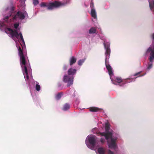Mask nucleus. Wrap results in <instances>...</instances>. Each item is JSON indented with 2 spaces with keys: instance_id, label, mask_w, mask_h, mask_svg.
Masks as SVG:
<instances>
[{
  "instance_id": "1",
  "label": "nucleus",
  "mask_w": 154,
  "mask_h": 154,
  "mask_svg": "<svg viewBox=\"0 0 154 154\" xmlns=\"http://www.w3.org/2000/svg\"><path fill=\"white\" fill-rule=\"evenodd\" d=\"M105 128L106 133L99 132L98 134L101 136H104L107 140L110 138L111 139L110 141V142H108L109 147L111 149H115L116 146V142L117 138L116 137L112 138V134L111 132L109 131L110 127L109 123H106V124Z\"/></svg>"
},
{
  "instance_id": "2",
  "label": "nucleus",
  "mask_w": 154,
  "mask_h": 154,
  "mask_svg": "<svg viewBox=\"0 0 154 154\" xmlns=\"http://www.w3.org/2000/svg\"><path fill=\"white\" fill-rule=\"evenodd\" d=\"M104 45L105 48L106 50V51L105 52L106 66L108 71L109 74L110 75H111L113 74L112 69L110 65L109 64L108 61L107 60V59H109V56L110 54V49L109 48L110 44L109 42H106V43H104Z\"/></svg>"
},
{
  "instance_id": "3",
  "label": "nucleus",
  "mask_w": 154,
  "mask_h": 154,
  "mask_svg": "<svg viewBox=\"0 0 154 154\" xmlns=\"http://www.w3.org/2000/svg\"><path fill=\"white\" fill-rule=\"evenodd\" d=\"M88 140L91 146V149H93L98 143V140L97 137L94 135H90L88 137Z\"/></svg>"
},
{
  "instance_id": "4",
  "label": "nucleus",
  "mask_w": 154,
  "mask_h": 154,
  "mask_svg": "<svg viewBox=\"0 0 154 154\" xmlns=\"http://www.w3.org/2000/svg\"><path fill=\"white\" fill-rule=\"evenodd\" d=\"M18 54L20 57V63L22 67L23 65H26V61L25 57L23 54V50L20 47H19L18 48Z\"/></svg>"
},
{
  "instance_id": "5",
  "label": "nucleus",
  "mask_w": 154,
  "mask_h": 154,
  "mask_svg": "<svg viewBox=\"0 0 154 154\" xmlns=\"http://www.w3.org/2000/svg\"><path fill=\"white\" fill-rule=\"evenodd\" d=\"M61 2L56 1H54L53 2H49L48 4L47 9L51 10L55 8H57L63 5Z\"/></svg>"
},
{
  "instance_id": "6",
  "label": "nucleus",
  "mask_w": 154,
  "mask_h": 154,
  "mask_svg": "<svg viewBox=\"0 0 154 154\" xmlns=\"http://www.w3.org/2000/svg\"><path fill=\"white\" fill-rule=\"evenodd\" d=\"M73 79L74 77L72 76L65 75L63 78V81L64 82L67 83V86L69 87L73 84Z\"/></svg>"
},
{
  "instance_id": "7",
  "label": "nucleus",
  "mask_w": 154,
  "mask_h": 154,
  "mask_svg": "<svg viewBox=\"0 0 154 154\" xmlns=\"http://www.w3.org/2000/svg\"><path fill=\"white\" fill-rule=\"evenodd\" d=\"M12 17L13 19L15 20H16L17 18L23 20L25 18L24 14L20 11H18L15 15H13Z\"/></svg>"
},
{
  "instance_id": "8",
  "label": "nucleus",
  "mask_w": 154,
  "mask_h": 154,
  "mask_svg": "<svg viewBox=\"0 0 154 154\" xmlns=\"http://www.w3.org/2000/svg\"><path fill=\"white\" fill-rule=\"evenodd\" d=\"M7 29L10 32L12 37H15L17 38H18L19 34L17 30H13L9 28H7Z\"/></svg>"
},
{
  "instance_id": "9",
  "label": "nucleus",
  "mask_w": 154,
  "mask_h": 154,
  "mask_svg": "<svg viewBox=\"0 0 154 154\" xmlns=\"http://www.w3.org/2000/svg\"><path fill=\"white\" fill-rule=\"evenodd\" d=\"M126 80H123L121 78L119 77H117L115 78V81L118 83H122V84L124 85L125 84L128 82Z\"/></svg>"
},
{
  "instance_id": "10",
  "label": "nucleus",
  "mask_w": 154,
  "mask_h": 154,
  "mask_svg": "<svg viewBox=\"0 0 154 154\" xmlns=\"http://www.w3.org/2000/svg\"><path fill=\"white\" fill-rule=\"evenodd\" d=\"M76 69L71 68L68 71V74L69 75H73L76 73Z\"/></svg>"
},
{
  "instance_id": "11",
  "label": "nucleus",
  "mask_w": 154,
  "mask_h": 154,
  "mask_svg": "<svg viewBox=\"0 0 154 154\" xmlns=\"http://www.w3.org/2000/svg\"><path fill=\"white\" fill-rule=\"evenodd\" d=\"M76 60L77 59L76 57L74 56L71 57L69 60L70 65L71 66L75 63L76 62Z\"/></svg>"
},
{
  "instance_id": "12",
  "label": "nucleus",
  "mask_w": 154,
  "mask_h": 154,
  "mask_svg": "<svg viewBox=\"0 0 154 154\" xmlns=\"http://www.w3.org/2000/svg\"><path fill=\"white\" fill-rule=\"evenodd\" d=\"M89 110L91 112H95L100 110V109L98 107H92L89 108Z\"/></svg>"
},
{
  "instance_id": "13",
  "label": "nucleus",
  "mask_w": 154,
  "mask_h": 154,
  "mask_svg": "<svg viewBox=\"0 0 154 154\" xmlns=\"http://www.w3.org/2000/svg\"><path fill=\"white\" fill-rule=\"evenodd\" d=\"M91 14L92 17L94 19H96L97 17L95 9H91Z\"/></svg>"
},
{
  "instance_id": "14",
  "label": "nucleus",
  "mask_w": 154,
  "mask_h": 154,
  "mask_svg": "<svg viewBox=\"0 0 154 154\" xmlns=\"http://www.w3.org/2000/svg\"><path fill=\"white\" fill-rule=\"evenodd\" d=\"M11 16H12L11 12H9L8 15H6L4 16L3 20L6 22L8 23V20L9 17H11Z\"/></svg>"
},
{
  "instance_id": "15",
  "label": "nucleus",
  "mask_w": 154,
  "mask_h": 154,
  "mask_svg": "<svg viewBox=\"0 0 154 154\" xmlns=\"http://www.w3.org/2000/svg\"><path fill=\"white\" fill-rule=\"evenodd\" d=\"M97 30L95 27H91L89 31V33L90 34H94L96 32Z\"/></svg>"
},
{
  "instance_id": "16",
  "label": "nucleus",
  "mask_w": 154,
  "mask_h": 154,
  "mask_svg": "<svg viewBox=\"0 0 154 154\" xmlns=\"http://www.w3.org/2000/svg\"><path fill=\"white\" fill-rule=\"evenodd\" d=\"M23 68H24L23 69L24 70L25 73L26 75V79L27 80H28V79H29V76L28 75V71H27V68L26 65H23Z\"/></svg>"
},
{
  "instance_id": "17",
  "label": "nucleus",
  "mask_w": 154,
  "mask_h": 154,
  "mask_svg": "<svg viewBox=\"0 0 154 154\" xmlns=\"http://www.w3.org/2000/svg\"><path fill=\"white\" fill-rule=\"evenodd\" d=\"M63 94V93L62 92H60L56 94L55 97V99L57 100H59Z\"/></svg>"
},
{
  "instance_id": "18",
  "label": "nucleus",
  "mask_w": 154,
  "mask_h": 154,
  "mask_svg": "<svg viewBox=\"0 0 154 154\" xmlns=\"http://www.w3.org/2000/svg\"><path fill=\"white\" fill-rule=\"evenodd\" d=\"M97 151L99 154H105V151L103 148H99Z\"/></svg>"
},
{
  "instance_id": "19",
  "label": "nucleus",
  "mask_w": 154,
  "mask_h": 154,
  "mask_svg": "<svg viewBox=\"0 0 154 154\" xmlns=\"http://www.w3.org/2000/svg\"><path fill=\"white\" fill-rule=\"evenodd\" d=\"M70 108V105H69L67 103H66L63 106V110L64 111L67 110L69 109Z\"/></svg>"
},
{
  "instance_id": "20",
  "label": "nucleus",
  "mask_w": 154,
  "mask_h": 154,
  "mask_svg": "<svg viewBox=\"0 0 154 154\" xmlns=\"http://www.w3.org/2000/svg\"><path fill=\"white\" fill-rule=\"evenodd\" d=\"M35 88L36 90L37 91H39L41 87L40 85H39V83L36 82V83Z\"/></svg>"
},
{
  "instance_id": "21",
  "label": "nucleus",
  "mask_w": 154,
  "mask_h": 154,
  "mask_svg": "<svg viewBox=\"0 0 154 154\" xmlns=\"http://www.w3.org/2000/svg\"><path fill=\"white\" fill-rule=\"evenodd\" d=\"M84 60H79L78 62V64L79 66L81 65L82 63L84 62Z\"/></svg>"
},
{
  "instance_id": "22",
  "label": "nucleus",
  "mask_w": 154,
  "mask_h": 154,
  "mask_svg": "<svg viewBox=\"0 0 154 154\" xmlns=\"http://www.w3.org/2000/svg\"><path fill=\"white\" fill-rule=\"evenodd\" d=\"M40 6L41 7H48V4L44 2H42L40 4Z\"/></svg>"
},
{
  "instance_id": "23",
  "label": "nucleus",
  "mask_w": 154,
  "mask_h": 154,
  "mask_svg": "<svg viewBox=\"0 0 154 154\" xmlns=\"http://www.w3.org/2000/svg\"><path fill=\"white\" fill-rule=\"evenodd\" d=\"M150 62H149V63H148V67H147V68L148 69H150L152 66V62H150Z\"/></svg>"
},
{
  "instance_id": "24",
  "label": "nucleus",
  "mask_w": 154,
  "mask_h": 154,
  "mask_svg": "<svg viewBox=\"0 0 154 154\" xmlns=\"http://www.w3.org/2000/svg\"><path fill=\"white\" fill-rule=\"evenodd\" d=\"M33 3L34 5H36L39 3L38 0H33Z\"/></svg>"
},
{
  "instance_id": "25",
  "label": "nucleus",
  "mask_w": 154,
  "mask_h": 154,
  "mask_svg": "<svg viewBox=\"0 0 154 154\" xmlns=\"http://www.w3.org/2000/svg\"><path fill=\"white\" fill-rule=\"evenodd\" d=\"M90 7L91 9V10L93 9H94V3L92 1H91V2Z\"/></svg>"
},
{
  "instance_id": "26",
  "label": "nucleus",
  "mask_w": 154,
  "mask_h": 154,
  "mask_svg": "<svg viewBox=\"0 0 154 154\" xmlns=\"http://www.w3.org/2000/svg\"><path fill=\"white\" fill-rule=\"evenodd\" d=\"M15 9V7L13 6V5H12L10 8L11 11H10V12H11L12 14V13L14 11Z\"/></svg>"
},
{
  "instance_id": "27",
  "label": "nucleus",
  "mask_w": 154,
  "mask_h": 154,
  "mask_svg": "<svg viewBox=\"0 0 154 154\" xmlns=\"http://www.w3.org/2000/svg\"><path fill=\"white\" fill-rule=\"evenodd\" d=\"M19 34V35H20V38H21V40L23 42H24V40L23 39V36H22V35L21 33H20Z\"/></svg>"
},
{
  "instance_id": "28",
  "label": "nucleus",
  "mask_w": 154,
  "mask_h": 154,
  "mask_svg": "<svg viewBox=\"0 0 154 154\" xmlns=\"http://www.w3.org/2000/svg\"><path fill=\"white\" fill-rule=\"evenodd\" d=\"M108 154H114L113 152L110 150H109L108 151Z\"/></svg>"
},
{
  "instance_id": "29",
  "label": "nucleus",
  "mask_w": 154,
  "mask_h": 154,
  "mask_svg": "<svg viewBox=\"0 0 154 154\" xmlns=\"http://www.w3.org/2000/svg\"><path fill=\"white\" fill-rule=\"evenodd\" d=\"M68 67L66 65H64L63 67V69L64 70H66L67 69Z\"/></svg>"
},
{
  "instance_id": "30",
  "label": "nucleus",
  "mask_w": 154,
  "mask_h": 154,
  "mask_svg": "<svg viewBox=\"0 0 154 154\" xmlns=\"http://www.w3.org/2000/svg\"><path fill=\"white\" fill-rule=\"evenodd\" d=\"M19 25V24H17V23L15 24H14V28L16 29H17L18 28Z\"/></svg>"
},
{
  "instance_id": "31",
  "label": "nucleus",
  "mask_w": 154,
  "mask_h": 154,
  "mask_svg": "<svg viewBox=\"0 0 154 154\" xmlns=\"http://www.w3.org/2000/svg\"><path fill=\"white\" fill-rule=\"evenodd\" d=\"M140 72H138V73H136L134 75V76H137V77H139V76H138V75H139V74H140Z\"/></svg>"
},
{
  "instance_id": "32",
  "label": "nucleus",
  "mask_w": 154,
  "mask_h": 154,
  "mask_svg": "<svg viewBox=\"0 0 154 154\" xmlns=\"http://www.w3.org/2000/svg\"><path fill=\"white\" fill-rule=\"evenodd\" d=\"M100 141H101V142L103 143L104 142L105 140L104 139L101 138Z\"/></svg>"
},
{
  "instance_id": "33",
  "label": "nucleus",
  "mask_w": 154,
  "mask_h": 154,
  "mask_svg": "<svg viewBox=\"0 0 154 154\" xmlns=\"http://www.w3.org/2000/svg\"><path fill=\"white\" fill-rule=\"evenodd\" d=\"M153 39H154V34H153Z\"/></svg>"
},
{
  "instance_id": "34",
  "label": "nucleus",
  "mask_w": 154,
  "mask_h": 154,
  "mask_svg": "<svg viewBox=\"0 0 154 154\" xmlns=\"http://www.w3.org/2000/svg\"><path fill=\"white\" fill-rule=\"evenodd\" d=\"M148 50L149 51H151V49H150L149 48L148 49Z\"/></svg>"
}]
</instances>
